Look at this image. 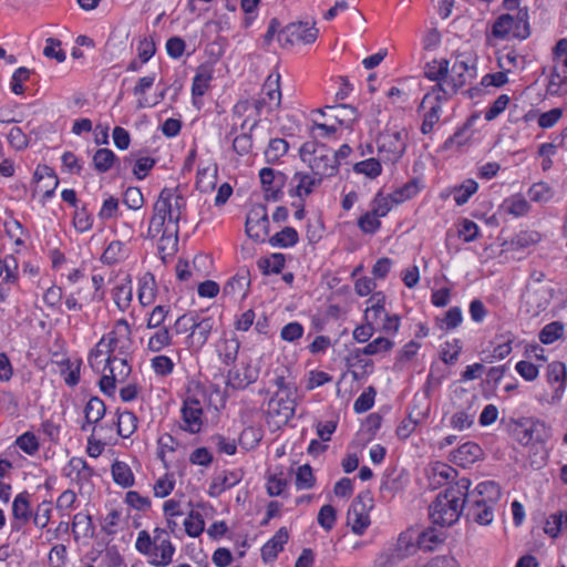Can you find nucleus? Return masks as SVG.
Returning a JSON list of instances; mask_svg holds the SVG:
<instances>
[{
  "instance_id": "56",
  "label": "nucleus",
  "mask_w": 567,
  "mask_h": 567,
  "mask_svg": "<svg viewBox=\"0 0 567 567\" xmlns=\"http://www.w3.org/2000/svg\"><path fill=\"white\" fill-rule=\"evenodd\" d=\"M289 144L284 138L270 140L268 147L265 151V157L268 163L278 162L284 155L287 154Z\"/></svg>"
},
{
  "instance_id": "45",
  "label": "nucleus",
  "mask_w": 567,
  "mask_h": 567,
  "mask_svg": "<svg viewBox=\"0 0 567 567\" xmlns=\"http://www.w3.org/2000/svg\"><path fill=\"white\" fill-rule=\"evenodd\" d=\"M156 289L154 277L145 275L138 285V301L143 307L150 306L155 301Z\"/></svg>"
},
{
  "instance_id": "28",
  "label": "nucleus",
  "mask_w": 567,
  "mask_h": 567,
  "mask_svg": "<svg viewBox=\"0 0 567 567\" xmlns=\"http://www.w3.org/2000/svg\"><path fill=\"white\" fill-rule=\"evenodd\" d=\"M289 539L286 527L279 528L276 534L261 547V558L265 563L274 561Z\"/></svg>"
},
{
  "instance_id": "58",
  "label": "nucleus",
  "mask_w": 567,
  "mask_h": 567,
  "mask_svg": "<svg viewBox=\"0 0 567 567\" xmlns=\"http://www.w3.org/2000/svg\"><path fill=\"white\" fill-rule=\"evenodd\" d=\"M172 343V334L167 328H158L148 339L147 349L159 352Z\"/></svg>"
},
{
  "instance_id": "14",
  "label": "nucleus",
  "mask_w": 567,
  "mask_h": 567,
  "mask_svg": "<svg viewBox=\"0 0 567 567\" xmlns=\"http://www.w3.org/2000/svg\"><path fill=\"white\" fill-rule=\"evenodd\" d=\"M529 35L528 10L498 16V38L526 39Z\"/></svg>"
},
{
  "instance_id": "6",
  "label": "nucleus",
  "mask_w": 567,
  "mask_h": 567,
  "mask_svg": "<svg viewBox=\"0 0 567 567\" xmlns=\"http://www.w3.org/2000/svg\"><path fill=\"white\" fill-rule=\"evenodd\" d=\"M496 485L493 481L480 483L473 492H468L465 504V517L480 525H488L494 519Z\"/></svg>"
},
{
  "instance_id": "25",
  "label": "nucleus",
  "mask_w": 567,
  "mask_h": 567,
  "mask_svg": "<svg viewBox=\"0 0 567 567\" xmlns=\"http://www.w3.org/2000/svg\"><path fill=\"white\" fill-rule=\"evenodd\" d=\"M322 181V177L315 175L312 173L309 174L307 172H296L291 179V182L295 185L290 194L302 199L309 196L312 193L313 188L319 186Z\"/></svg>"
},
{
  "instance_id": "59",
  "label": "nucleus",
  "mask_w": 567,
  "mask_h": 567,
  "mask_svg": "<svg viewBox=\"0 0 567 567\" xmlns=\"http://www.w3.org/2000/svg\"><path fill=\"white\" fill-rule=\"evenodd\" d=\"M564 526H567V513L565 512H558L555 514H551L545 524L544 532L553 537L556 538Z\"/></svg>"
},
{
  "instance_id": "35",
  "label": "nucleus",
  "mask_w": 567,
  "mask_h": 567,
  "mask_svg": "<svg viewBox=\"0 0 567 567\" xmlns=\"http://www.w3.org/2000/svg\"><path fill=\"white\" fill-rule=\"evenodd\" d=\"M250 286L249 272L241 271L237 272L225 284L223 288V293L225 296L235 297L236 295H241V299H245L248 295Z\"/></svg>"
},
{
  "instance_id": "21",
  "label": "nucleus",
  "mask_w": 567,
  "mask_h": 567,
  "mask_svg": "<svg viewBox=\"0 0 567 567\" xmlns=\"http://www.w3.org/2000/svg\"><path fill=\"white\" fill-rule=\"evenodd\" d=\"M296 411L295 394L276 393L268 402V413L277 417L278 422L287 423L293 417Z\"/></svg>"
},
{
  "instance_id": "44",
  "label": "nucleus",
  "mask_w": 567,
  "mask_h": 567,
  "mask_svg": "<svg viewBox=\"0 0 567 567\" xmlns=\"http://www.w3.org/2000/svg\"><path fill=\"white\" fill-rule=\"evenodd\" d=\"M114 482L122 487H131L134 484V475L131 467L121 461H115L111 466Z\"/></svg>"
},
{
  "instance_id": "9",
  "label": "nucleus",
  "mask_w": 567,
  "mask_h": 567,
  "mask_svg": "<svg viewBox=\"0 0 567 567\" xmlns=\"http://www.w3.org/2000/svg\"><path fill=\"white\" fill-rule=\"evenodd\" d=\"M408 133L404 128L388 127L378 137V153L383 162L396 163L406 148Z\"/></svg>"
},
{
  "instance_id": "4",
  "label": "nucleus",
  "mask_w": 567,
  "mask_h": 567,
  "mask_svg": "<svg viewBox=\"0 0 567 567\" xmlns=\"http://www.w3.org/2000/svg\"><path fill=\"white\" fill-rule=\"evenodd\" d=\"M452 66L449 65V76L440 84V91L445 97L455 94L477 75V56L471 49L457 50L452 55Z\"/></svg>"
},
{
  "instance_id": "13",
  "label": "nucleus",
  "mask_w": 567,
  "mask_h": 567,
  "mask_svg": "<svg viewBox=\"0 0 567 567\" xmlns=\"http://www.w3.org/2000/svg\"><path fill=\"white\" fill-rule=\"evenodd\" d=\"M475 400L476 396L463 388H456L453 391L452 402L457 409L451 419L453 427L457 430H465L473 424L475 411L470 412V410L472 409Z\"/></svg>"
},
{
  "instance_id": "43",
  "label": "nucleus",
  "mask_w": 567,
  "mask_h": 567,
  "mask_svg": "<svg viewBox=\"0 0 567 567\" xmlns=\"http://www.w3.org/2000/svg\"><path fill=\"white\" fill-rule=\"evenodd\" d=\"M113 299L121 311H125L130 307L133 299V288L130 279L114 287Z\"/></svg>"
},
{
  "instance_id": "64",
  "label": "nucleus",
  "mask_w": 567,
  "mask_h": 567,
  "mask_svg": "<svg viewBox=\"0 0 567 567\" xmlns=\"http://www.w3.org/2000/svg\"><path fill=\"white\" fill-rule=\"evenodd\" d=\"M417 540L420 548L424 550H433L434 546L442 543L443 535L436 529H427L417 533Z\"/></svg>"
},
{
  "instance_id": "8",
  "label": "nucleus",
  "mask_w": 567,
  "mask_h": 567,
  "mask_svg": "<svg viewBox=\"0 0 567 567\" xmlns=\"http://www.w3.org/2000/svg\"><path fill=\"white\" fill-rule=\"evenodd\" d=\"M301 161L308 165L311 173L322 178L338 174L337 159L333 150L318 141H308L299 150Z\"/></svg>"
},
{
  "instance_id": "17",
  "label": "nucleus",
  "mask_w": 567,
  "mask_h": 567,
  "mask_svg": "<svg viewBox=\"0 0 567 567\" xmlns=\"http://www.w3.org/2000/svg\"><path fill=\"white\" fill-rule=\"evenodd\" d=\"M131 336V328L125 319L116 321L114 329L103 337L96 346V350L90 354L89 361L94 367L96 360L103 352L101 348H105L106 352H113L121 342L128 340Z\"/></svg>"
},
{
  "instance_id": "37",
  "label": "nucleus",
  "mask_w": 567,
  "mask_h": 567,
  "mask_svg": "<svg viewBox=\"0 0 567 567\" xmlns=\"http://www.w3.org/2000/svg\"><path fill=\"white\" fill-rule=\"evenodd\" d=\"M499 208L504 213L518 218L528 214L530 205L523 195L516 194L505 198Z\"/></svg>"
},
{
  "instance_id": "16",
  "label": "nucleus",
  "mask_w": 567,
  "mask_h": 567,
  "mask_svg": "<svg viewBox=\"0 0 567 567\" xmlns=\"http://www.w3.org/2000/svg\"><path fill=\"white\" fill-rule=\"evenodd\" d=\"M319 30L308 22H297L286 25L278 32V41L282 47L296 43H312L318 37Z\"/></svg>"
},
{
  "instance_id": "63",
  "label": "nucleus",
  "mask_w": 567,
  "mask_h": 567,
  "mask_svg": "<svg viewBox=\"0 0 567 567\" xmlns=\"http://www.w3.org/2000/svg\"><path fill=\"white\" fill-rule=\"evenodd\" d=\"M353 171L370 178H375L381 174L382 167L379 159L368 158L354 164Z\"/></svg>"
},
{
  "instance_id": "52",
  "label": "nucleus",
  "mask_w": 567,
  "mask_h": 567,
  "mask_svg": "<svg viewBox=\"0 0 567 567\" xmlns=\"http://www.w3.org/2000/svg\"><path fill=\"white\" fill-rule=\"evenodd\" d=\"M285 256L276 252L269 257L258 259L257 266L264 275L279 274L285 267Z\"/></svg>"
},
{
  "instance_id": "29",
  "label": "nucleus",
  "mask_w": 567,
  "mask_h": 567,
  "mask_svg": "<svg viewBox=\"0 0 567 567\" xmlns=\"http://www.w3.org/2000/svg\"><path fill=\"white\" fill-rule=\"evenodd\" d=\"M260 183L268 198L277 199V194L284 185L285 175L270 167H264L259 172Z\"/></svg>"
},
{
  "instance_id": "24",
  "label": "nucleus",
  "mask_w": 567,
  "mask_h": 567,
  "mask_svg": "<svg viewBox=\"0 0 567 567\" xmlns=\"http://www.w3.org/2000/svg\"><path fill=\"white\" fill-rule=\"evenodd\" d=\"M162 236L157 244L161 259L167 262L177 251L179 226L163 227Z\"/></svg>"
},
{
  "instance_id": "3",
  "label": "nucleus",
  "mask_w": 567,
  "mask_h": 567,
  "mask_svg": "<svg viewBox=\"0 0 567 567\" xmlns=\"http://www.w3.org/2000/svg\"><path fill=\"white\" fill-rule=\"evenodd\" d=\"M186 209V198L173 188H164L153 206L147 237L154 238L163 227L178 226Z\"/></svg>"
},
{
  "instance_id": "32",
  "label": "nucleus",
  "mask_w": 567,
  "mask_h": 567,
  "mask_svg": "<svg viewBox=\"0 0 567 567\" xmlns=\"http://www.w3.org/2000/svg\"><path fill=\"white\" fill-rule=\"evenodd\" d=\"M327 111H330L331 116L341 125L346 127H350L353 122L358 118V113L355 107L349 104H338V105H327L323 109L318 110L322 115L327 114Z\"/></svg>"
},
{
  "instance_id": "40",
  "label": "nucleus",
  "mask_w": 567,
  "mask_h": 567,
  "mask_svg": "<svg viewBox=\"0 0 567 567\" xmlns=\"http://www.w3.org/2000/svg\"><path fill=\"white\" fill-rule=\"evenodd\" d=\"M105 412L104 402L97 396L91 398L84 409L85 423L81 426V430L86 431L87 425L97 424L105 415Z\"/></svg>"
},
{
  "instance_id": "41",
  "label": "nucleus",
  "mask_w": 567,
  "mask_h": 567,
  "mask_svg": "<svg viewBox=\"0 0 567 567\" xmlns=\"http://www.w3.org/2000/svg\"><path fill=\"white\" fill-rule=\"evenodd\" d=\"M216 348L220 361L226 365H230L237 360L240 342L237 338L223 339L217 343Z\"/></svg>"
},
{
  "instance_id": "18",
  "label": "nucleus",
  "mask_w": 567,
  "mask_h": 567,
  "mask_svg": "<svg viewBox=\"0 0 567 567\" xmlns=\"http://www.w3.org/2000/svg\"><path fill=\"white\" fill-rule=\"evenodd\" d=\"M269 217L267 208L264 205L254 206L246 217V233L257 240L264 241L269 233Z\"/></svg>"
},
{
  "instance_id": "15",
  "label": "nucleus",
  "mask_w": 567,
  "mask_h": 567,
  "mask_svg": "<svg viewBox=\"0 0 567 567\" xmlns=\"http://www.w3.org/2000/svg\"><path fill=\"white\" fill-rule=\"evenodd\" d=\"M372 508V498L369 493L359 494L352 502L347 519L353 533L361 535L370 525L369 511Z\"/></svg>"
},
{
  "instance_id": "23",
  "label": "nucleus",
  "mask_w": 567,
  "mask_h": 567,
  "mask_svg": "<svg viewBox=\"0 0 567 567\" xmlns=\"http://www.w3.org/2000/svg\"><path fill=\"white\" fill-rule=\"evenodd\" d=\"M243 480L240 470L224 471L216 475L208 488L210 497H219L225 491L236 486Z\"/></svg>"
},
{
  "instance_id": "33",
  "label": "nucleus",
  "mask_w": 567,
  "mask_h": 567,
  "mask_svg": "<svg viewBox=\"0 0 567 567\" xmlns=\"http://www.w3.org/2000/svg\"><path fill=\"white\" fill-rule=\"evenodd\" d=\"M446 99L447 97H445L443 93H436V95H432V99H430V102L427 103L430 106L424 114L423 122L421 125V132L423 134L431 133L433 131L434 125L440 121L442 113L441 101Z\"/></svg>"
},
{
  "instance_id": "38",
  "label": "nucleus",
  "mask_w": 567,
  "mask_h": 567,
  "mask_svg": "<svg viewBox=\"0 0 567 567\" xmlns=\"http://www.w3.org/2000/svg\"><path fill=\"white\" fill-rule=\"evenodd\" d=\"M214 324L215 321L210 317L204 318L200 321L195 319L193 331L189 334L192 344L202 348L207 342L214 329Z\"/></svg>"
},
{
  "instance_id": "5",
  "label": "nucleus",
  "mask_w": 567,
  "mask_h": 567,
  "mask_svg": "<svg viewBox=\"0 0 567 567\" xmlns=\"http://www.w3.org/2000/svg\"><path fill=\"white\" fill-rule=\"evenodd\" d=\"M135 547L141 554L147 555L151 558L150 564L156 567L168 566L175 554L168 532L159 527L153 530V536L146 530H141Z\"/></svg>"
},
{
  "instance_id": "2",
  "label": "nucleus",
  "mask_w": 567,
  "mask_h": 567,
  "mask_svg": "<svg viewBox=\"0 0 567 567\" xmlns=\"http://www.w3.org/2000/svg\"><path fill=\"white\" fill-rule=\"evenodd\" d=\"M186 209V198L173 188H164L153 206L147 237L154 238L163 227L178 226Z\"/></svg>"
},
{
  "instance_id": "10",
  "label": "nucleus",
  "mask_w": 567,
  "mask_h": 567,
  "mask_svg": "<svg viewBox=\"0 0 567 567\" xmlns=\"http://www.w3.org/2000/svg\"><path fill=\"white\" fill-rule=\"evenodd\" d=\"M279 80H280L279 74H276L275 78L272 74H270L267 78V80L262 86L261 96L252 100L251 103L244 102V103L237 104L235 107L236 111L239 109L247 110V106L250 105L255 111L256 117H258L262 114L264 111L271 112V111L278 109L281 103V92L279 89Z\"/></svg>"
},
{
  "instance_id": "36",
  "label": "nucleus",
  "mask_w": 567,
  "mask_h": 567,
  "mask_svg": "<svg viewBox=\"0 0 567 567\" xmlns=\"http://www.w3.org/2000/svg\"><path fill=\"white\" fill-rule=\"evenodd\" d=\"M217 171L216 163L199 166L196 176V188L202 193L212 192L217 183Z\"/></svg>"
},
{
  "instance_id": "12",
  "label": "nucleus",
  "mask_w": 567,
  "mask_h": 567,
  "mask_svg": "<svg viewBox=\"0 0 567 567\" xmlns=\"http://www.w3.org/2000/svg\"><path fill=\"white\" fill-rule=\"evenodd\" d=\"M419 548L417 532L408 529L399 535L392 547L381 554V558H384V564L395 565L414 555Z\"/></svg>"
},
{
  "instance_id": "20",
  "label": "nucleus",
  "mask_w": 567,
  "mask_h": 567,
  "mask_svg": "<svg viewBox=\"0 0 567 567\" xmlns=\"http://www.w3.org/2000/svg\"><path fill=\"white\" fill-rule=\"evenodd\" d=\"M449 64L450 60L441 59V60H433L431 62H427L424 66V75L431 80L435 81L436 84L433 87L431 93H427L421 103V107L425 109L426 103L430 102V99H432V95H436V93L442 94V91H440V84L446 80L449 76Z\"/></svg>"
},
{
  "instance_id": "55",
  "label": "nucleus",
  "mask_w": 567,
  "mask_h": 567,
  "mask_svg": "<svg viewBox=\"0 0 567 567\" xmlns=\"http://www.w3.org/2000/svg\"><path fill=\"white\" fill-rule=\"evenodd\" d=\"M258 123H259V120L255 118L252 124L249 126L248 132H245L234 138L233 148L238 155L244 156V155H247L251 151L252 138H251L250 133L258 125Z\"/></svg>"
},
{
  "instance_id": "54",
  "label": "nucleus",
  "mask_w": 567,
  "mask_h": 567,
  "mask_svg": "<svg viewBox=\"0 0 567 567\" xmlns=\"http://www.w3.org/2000/svg\"><path fill=\"white\" fill-rule=\"evenodd\" d=\"M124 244L120 240H113L109 244L101 256V260L105 265H114L125 258Z\"/></svg>"
},
{
  "instance_id": "22",
  "label": "nucleus",
  "mask_w": 567,
  "mask_h": 567,
  "mask_svg": "<svg viewBox=\"0 0 567 567\" xmlns=\"http://www.w3.org/2000/svg\"><path fill=\"white\" fill-rule=\"evenodd\" d=\"M482 118V112L473 113L465 125L456 131L452 136H450L441 146L440 150L443 151H458L463 145H465L471 135L468 134V130L473 128L478 120Z\"/></svg>"
},
{
  "instance_id": "62",
  "label": "nucleus",
  "mask_w": 567,
  "mask_h": 567,
  "mask_svg": "<svg viewBox=\"0 0 567 567\" xmlns=\"http://www.w3.org/2000/svg\"><path fill=\"white\" fill-rule=\"evenodd\" d=\"M564 324L559 321H553L546 324L539 332V340L544 344H550L563 337Z\"/></svg>"
},
{
  "instance_id": "34",
  "label": "nucleus",
  "mask_w": 567,
  "mask_h": 567,
  "mask_svg": "<svg viewBox=\"0 0 567 567\" xmlns=\"http://www.w3.org/2000/svg\"><path fill=\"white\" fill-rule=\"evenodd\" d=\"M457 476V472L446 463L435 462L429 468V480L433 487L442 486Z\"/></svg>"
},
{
  "instance_id": "11",
  "label": "nucleus",
  "mask_w": 567,
  "mask_h": 567,
  "mask_svg": "<svg viewBox=\"0 0 567 567\" xmlns=\"http://www.w3.org/2000/svg\"><path fill=\"white\" fill-rule=\"evenodd\" d=\"M130 373L131 367L125 359H118L116 357L111 358L109 355L105 359L103 375L99 382L100 390L104 394L112 396L115 392V384L125 381Z\"/></svg>"
},
{
  "instance_id": "42",
  "label": "nucleus",
  "mask_w": 567,
  "mask_h": 567,
  "mask_svg": "<svg viewBox=\"0 0 567 567\" xmlns=\"http://www.w3.org/2000/svg\"><path fill=\"white\" fill-rule=\"evenodd\" d=\"M30 495L27 492L16 496L12 503V514L16 520L25 524L31 518Z\"/></svg>"
},
{
  "instance_id": "46",
  "label": "nucleus",
  "mask_w": 567,
  "mask_h": 567,
  "mask_svg": "<svg viewBox=\"0 0 567 567\" xmlns=\"http://www.w3.org/2000/svg\"><path fill=\"white\" fill-rule=\"evenodd\" d=\"M156 80L155 73L143 76L138 80L137 84L133 89V94L138 96L137 106L141 109L151 107L157 103H150L145 97V93L153 86Z\"/></svg>"
},
{
  "instance_id": "26",
  "label": "nucleus",
  "mask_w": 567,
  "mask_h": 567,
  "mask_svg": "<svg viewBox=\"0 0 567 567\" xmlns=\"http://www.w3.org/2000/svg\"><path fill=\"white\" fill-rule=\"evenodd\" d=\"M258 379V374L251 369L249 364L243 367V369H230L227 373L226 386L234 390H244L248 385L255 383Z\"/></svg>"
},
{
  "instance_id": "50",
  "label": "nucleus",
  "mask_w": 567,
  "mask_h": 567,
  "mask_svg": "<svg viewBox=\"0 0 567 567\" xmlns=\"http://www.w3.org/2000/svg\"><path fill=\"white\" fill-rule=\"evenodd\" d=\"M116 427L120 436L130 437L137 429L136 415L130 411L118 412Z\"/></svg>"
},
{
  "instance_id": "53",
  "label": "nucleus",
  "mask_w": 567,
  "mask_h": 567,
  "mask_svg": "<svg viewBox=\"0 0 567 567\" xmlns=\"http://www.w3.org/2000/svg\"><path fill=\"white\" fill-rule=\"evenodd\" d=\"M212 79V72L208 70L203 69L196 73L192 84V95L194 104H197V99L202 97L206 93Z\"/></svg>"
},
{
  "instance_id": "47",
  "label": "nucleus",
  "mask_w": 567,
  "mask_h": 567,
  "mask_svg": "<svg viewBox=\"0 0 567 567\" xmlns=\"http://www.w3.org/2000/svg\"><path fill=\"white\" fill-rule=\"evenodd\" d=\"M93 166L99 173H106L115 166L116 155L110 148H99L93 155Z\"/></svg>"
},
{
  "instance_id": "48",
  "label": "nucleus",
  "mask_w": 567,
  "mask_h": 567,
  "mask_svg": "<svg viewBox=\"0 0 567 567\" xmlns=\"http://www.w3.org/2000/svg\"><path fill=\"white\" fill-rule=\"evenodd\" d=\"M477 187L478 185L474 179H466L461 185L453 187L450 190V194L453 197L455 204L457 206H462L468 202L470 197L474 193H476Z\"/></svg>"
},
{
  "instance_id": "19",
  "label": "nucleus",
  "mask_w": 567,
  "mask_h": 567,
  "mask_svg": "<svg viewBox=\"0 0 567 567\" xmlns=\"http://www.w3.org/2000/svg\"><path fill=\"white\" fill-rule=\"evenodd\" d=\"M181 429L185 432L197 434L203 426V409L199 400L195 398H187L182 406Z\"/></svg>"
},
{
  "instance_id": "60",
  "label": "nucleus",
  "mask_w": 567,
  "mask_h": 567,
  "mask_svg": "<svg viewBox=\"0 0 567 567\" xmlns=\"http://www.w3.org/2000/svg\"><path fill=\"white\" fill-rule=\"evenodd\" d=\"M185 532L189 537H198L205 527L203 516L199 512L190 511L184 519Z\"/></svg>"
},
{
  "instance_id": "51",
  "label": "nucleus",
  "mask_w": 567,
  "mask_h": 567,
  "mask_svg": "<svg viewBox=\"0 0 567 567\" xmlns=\"http://www.w3.org/2000/svg\"><path fill=\"white\" fill-rule=\"evenodd\" d=\"M567 379L566 365L560 361H554L547 365V381L550 384L558 383L556 392H563Z\"/></svg>"
},
{
  "instance_id": "39",
  "label": "nucleus",
  "mask_w": 567,
  "mask_h": 567,
  "mask_svg": "<svg viewBox=\"0 0 567 567\" xmlns=\"http://www.w3.org/2000/svg\"><path fill=\"white\" fill-rule=\"evenodd\" d=\"M540 240V234L534 230H526L519 233L514 239L511 241H504L502 244L501 254L508 252L509 250L515 249H524L532 245L537 244Z\"/></svg>"
},
{
  "instance_id": "1",
  "label": "nucleus",
  "mask_w": 567,
  "mask_h": 567,
  "mask_svg": "<svg viewBox=\"0 0 567 567\" xmlns=\"http://www.w3.org/2000/svg\"><path fill=\"white\" fill-rule=\"evenodd\" d=\"M470 487L471 481L467 477H461L443 493H440L429 508L432 523L441 527L451 526L458 520L461 515L465 516Z\"/></svg>"
},
{
  "instance_id": "30",
  "label": "nucleus",
  "mask_w": 567,
  "mask_h": 567,
  "mask_svg": "<svg viewBox=\"0 0 567 567\" xmlns=\"http://www.w3.org/2000/svg\"><path fill=\"white\" fill-rule=\"evenodd\" d=\"M63 475L71 482L81 483L93 475V470L82 457H72L63 467Z\"/></svg>"
},
{
  "instance_id": "57",
  "label": "nucleus",
  "mask_w": 567,
  "mask_h": 567,
  "mask_svg": "<svg viewBox=\"0 0 567 567\" xmlns=\"http://www.w3.org/2000/svg\"><path fill=\"white\" fill-rule=\"evenodd\" d=\"M495 368L487 367L484 363H474L467 365L465 371L462 373L463 381H471L481 378L482 375H486L487 380L494 379Z\"/></svg>"
},
{
  "instance_id": "61",
  "label": "nucleus",
  "mask_w": 567,
  "mask_h": 567,
  "mask_svg": "<svg viewBox=\"0 0 567 567\" xmlns=\"http://www.w3.org/2000/svg\"><path fill=\"white\" fill-rule=\"evenodd\" d=\"M72 528L74 533L79 529L83 537H92L95 529L92 517L87 513L75 514L72 522Z\"/></svg>"
},
{
  "instance_id": "49",
  "label": "nucleus",
  "mask_w": 567,
  "mask_h": 567,
  "mask_svg": "<svg viewBox=\"0 0 567 567\" xmlns=\"http://www.w3.org/2000/svg\"><path fill=\"white\" fill-rule=\"evenodd\" d=\"M299 241V235L293 227H285L269 238L272 247L289 248Z\"/></svg>"
},
{
  "instance_id": "7",
  "label": "nucleus",
  "mask_w": 567,
  "mask_h": 567,
  "mask_svg": "<svg viewBox=\"0 0 567 567\" xmlns=\"http://www.w3.org/2000/svg\"><path fill=\"white\" fill-rule=\"evenodd\" d=\"M509 436L523 446L544 444L551 436L550 427L535 417L502 419Z\"/></svg>"
},
{
  "instance_id": "27",
  "label": "nucleus",
  "mask_w": 567,
  "mask_h": 567,
  "mask_svg": "<svg viewBox=\"0 0 567 567\" xmlns=\"http://www.w3.org/2000/svg\"><path fill=\"white\" fill-rule=\"evenodd\" d=\"M481 446L474 442H466L451 453V461L461 466L467 467L482 456Z\"/></svg>"
},
{
  "instance_id": "31",
  "label": "nucleus",
  "mask_w": 567,
  "mask_h": 567,
  "mask_svg": "<svg viewBox=\"0 0 567 567\" xmlns=\"http://www.w3.org/2000/svg\"><path fill=\"white\" fill-rule=\"evenodd\" d=\"M394 348V342L385 337H378L371 342H368L363 348H358L353 351V355L360 361L361 355H385Z\"/></svg>"
}]
</instances>
